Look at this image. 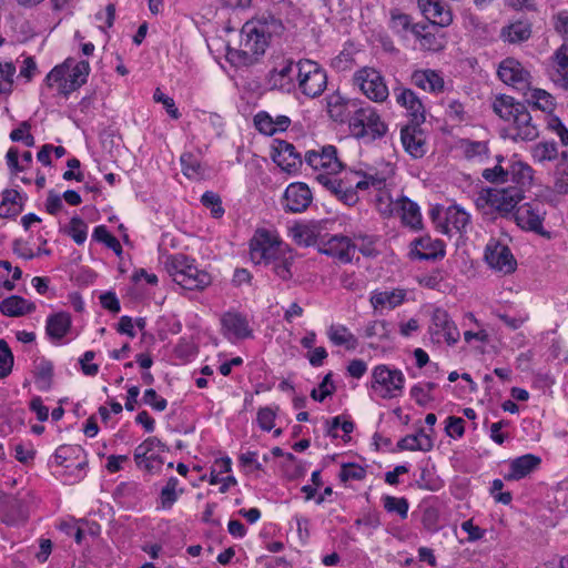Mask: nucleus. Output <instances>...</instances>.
Returning a JSON list of instances; mask_svg holds the SVG:
<instances>
[{
  "label": "nucleus",
  "instance_id": "nucleus-1",
  "mask_svg": "<svg viewBox=\"0 0 568 568\" xmlns=\"http://www.w3.org/2000/svg\"><path fill=\"white\" fill-rule=\"evenodd\" d=\"M284 30L282 21L273 14H263L260 18L244 23L241 30L240 49L227 48V59L242 64L254 63L265 53L273 36H280Z\"/></svg>",
  "mask_w": 568,
  "mask_h": 568
},
{
  "label": "nucleus",
  "instance_id": "nucleus-2",
  "mask_svg": "<svg viewBox=\"0 0 568 568\" xmlns=\"http://www.w3.org/2000/svg\"><path fill=\"white\" fill-rule=\"evenodd\" d=\"M251 260L255 264H263L280 280L287 282L293 277V250L280 242L267 230L255 232L250 243Z\"/></svg>",
  "mask_w": 568,
  "mask_h": 568
},
{
  "label": "nucleus",
  "instance_id": "nucleus-3",
  "mask_svg": "<svg viewBox=\"0 0 568 568\" xmlns=\"http://www.w3.org/2000/svg\"><path fill=\"white\" fill-rule=\"evenodd\" d=\"M493 110L505 121H513L516 133L511 139L531 141L538 136V129L531 122V115L525 103L513 97L500 94L493 102Z\"/></svg>",
  "mask_w": 568,
  "mask_h": 568
},
{
  "label": "nucleus",
  "instance_id": "nucleus-4",
  "mask_svg": "<svg viewBox=\"0 0 568 568\" xmlns=\"http://www.w3.org/2000/svg\"><path fill=\"white\" fill-rule=\"evenodd\" d=\"M164 267L173 281L184 290L202 291L212 283V276L200 270L194 258L182 253L169 255Z\"/></svg>",
  "mask_w": 568,
  "mask_h": 568
},
{
  "label": "nucleus",
  "instance_id": "nucleus-5",
  "mask_svg": "<svg viewBox=\"0 0 568 568\" xmlns=\"http://www.w3.org/2000/svg\"><path fill=\"white\" fill-rule=\"evenodd\" d=\"M348 123L355 138L367 139L369 142L383 138L387 132V125L371 106L356 109Z\"/></svg>",
  "mask_w": 568,
  "mask_h": 568
},
{
  "label": "nucleus",
  "instance_id": "nucleus-6",
  "mask_svg": "<svg viewBox=\"0 0 568 568\" xmlns=\"http://www.w3.org/2000/svg\"><path fill=\"white\" fill-rule=\"evenodd\" d=\"M296 82L303 94L317 98L326 89L327 74L317 62L302 59L296 62Z\"/></svg>",
  "mask_w": 568,
  "mask_h": 568
},
{
  "label": "nucleus",
  "instance_id": "nucleus-7",
  "mask_svg": "<svg viewBox=\"0 0 568 568\" xmlns=\"http://www.w3.org/2000/svg\"><path fill=\"white\" fill-rule=\"evenodd\" d=\"M524 199L520 187L485 189L477 199V204L484 202L499 216L511 219L518 203Z\"/></svg>",
  "mask_w": 568,
  "mask_h": 568
},
{
  "label": "nucleus",
  "instance_id": "nucleus-8",
  "mask_svg": "<svg viewBox=\"0 0 568 568\" xmlns=\"http://www.w3.org/2000/svg\"><path fill=\"white\" fill-rule=\"evenodd\" d=\"M405 376L402 371L385 364L377 365L372 372V389L379 393L383 399H392L402 394Z\"/></svg>",
  "mask_w": 568,
  "mask_h": 568
},
{
  "label": "nucleus",
  "instance_id": "nucleus-9",
  "mask_svg": "<svg viewBox=\"0 0 568 568\" xmlns=\"http://www.w3.org/2000/svg\"><path fill=\"white\" fill-rule=\"evenodd\" d=\"M354 82L361 91L375 102H383L388 97V88L382 74L373 68H363L354 75Z\"/></svg>",
  "mask_w": 568,
  "mask_h": 568
},
{
  "label": "nucleus",
  "instance_id": "nucleus-10",
  "mask_svg": "<svg viewBox=\"0 0 568 568\" xmlns=\"http://www.w3.org/2000/svg\"><path fill=\"white\" fill-rule=\"evenodd\" d=\"M484 258L491 268L504 274L513 273L517 266L510 248L495 239H490L487 243Z\"/></svg>",
  "mask_w": 568,
  "mask_h": 568
},
{
  "label": "nucleus",
  "instance_id": "nucleus-11",
  "mask_svg": "<svg viewBox=\"0 0 568 568\" xmlns=\"http://www.w3.org/2000/svg\"><path fill=\"white\" fill-rule=\"evenodd\" d=\"M545 214L544 204L536 201L517 205L511 219L524 230L541 233Z\"/></svg>",
  "mask_w": 568,
  "mask_h": 568
},
{
  "label": "nucleus",
  "instance_id": "nucleus-12",
  "mask_svg": "<svg viewBox=\"0 0 568 568\" xmlns=\"http://www.w3.org/2000/svg\"><path fill=\"white\" fill-rule=\"evenodd\" d=\"M499 79L514 88L525 91L529 89L530 73L515 58H506L498 68Z\"/></svg>",
  "mask_w": 568,
  "mask_h": 568
},
{
  "label": "nucleus",
  "instance_id": "nucleus-13",
  "mask_svg": "<svg viewBox=\"0 0 568 568\" xmlns=\"http://www.w3.org/2000/svg\"><path fill=\"white\" fill-rule=\"evenodd\" d=\"M354 251L355 245L349 237L344 235H332L327 239V234H323L318 244L320 253L336 257L343 263L352 261Z\"/></svg>",
  "mask_w": 568,
  "mask_h": 568
},
{
  "label": "nucleus",
  "instance_id": "nucleus-14",
  "mask_svg": "<svg viewBox=\"0 0 568 568\" xmlns=\"http://www.w3.org/2000/svg\"><path fill=\"white\" fill-rule=\"evenodd\" d=\"M274 154L272 155L273 161L286 173H296L302 164L303 159L300 152L296 151L295 146L284 140H274Z\"/></svg>",
  "mask_w": 568,
  "mask_h": 568
},
{
  "label": "nucleus",
  "instance_id": "nucleus-15",
  "mask_svg": "<svg viewBox=\"0 0 568 568\" xmlns=\"http://www.w3.org/2000/svg\"><path fill=\"white\" fill-rule=\"evenodd\" d=\"M312 200L310 187L303 182H295L286 187L283 195V206L287 212L302 213L310 206Z\"/></svg>",
  "mask_w": 568,
  "mask_h": 568
},
{
  "label": "nucleus",
  "instance_id": "nucleus-16",
  "mask_svg": "<svg viewBox=\"0 0 568 568\" xmlns=\"http://www.w3.org/2000/svg\"><path fill=\"white\" fill-rule=\"evenodd\" d=\"M305 162L314 170L322 169L328 173H339L344 168L337 158V149L334 145L323 146L321 152H306Z\"/></svg>",
  "mask_w": 568,
  "mask_h": 568
},
{
  "label": "nucleus",
  "instance_id": "nucleus-17",
  "mask_svg": "<svg viewBox=\"0 0 568 568\" xmlns=\"http://www.w3.org/2000/svg\"><path fill=\"white\" fill-rule=\"evenodd\" d=\"M429 332L432 335H443L448 345L456 344L460 337L455 322L450 318L447 311L440 307L433 311Z\"/></svg>",
  "mask_w": 568,
  "mask_h": 568
},
{
  "label": "nucleus",
  "instance_id": "nucleus-18",
  "mask_svg": "<svg viewBox=\"0 0 568 568\" xmlns=\"http://www.w3.org/2000/svg\"><path fill=\"white\" fill-rule=\"evenodd\" d=\"M296 62L286 59L281 68H274L270 71L268 82L273 89L291 93L296 88Z\"/></svg>",
  "mask_w": 568,
  "mask_h": 568
},
{
  "label": "nucleus",
  "instance_id": "nucleus-19",
  "mask_svg": "<svg viewBox=\"0 0 568 568\" xmlns=\"http://www.w3.org/2000/svg\"><path fill=\"white\" fill-rule=\"evenodd\" d=\"M288 232L297 245L305 247L316 245L318 247L323 236V225L316 221L296 223L290 227Z\"/></svg>",
  "mask_w": 568,
  "mask_h": 568
},
{
  "label": "nucleus",
  "instance_id": "nucleus-20",
  "mask_svg": "<svg viewBox=\"0 0 568 568\" xmlns=\"http://www.w3.org/2000/svg\"><path fill=\"white\" fill-rule=\"evenodd\" d=\"M410 246V254L420 261H437L445 256V244L442 240L422 236L415 239Z\"/></svg>",
  "mask_w": 568,
  "mask_h": 568
},
{
  "label": "nucleus",
  "instance_id": "nucleus-21",
  "mask_svg": "<svg viewBox=\"0 0 568 568\" xmlns=\"http://www.w3.org/2000/svg\"><path fill=\"white\" fill-rule=\"evenodd\" d=\"M417 3L424 17L432 22L433 29L452 23L453 14L442 0H418Z\"/></svg>",
  "mask_w": 568,
  "mask_h": 568
},
{
  "label": "nucleus",
  "instance_id": "nucleus-22",
  "mask_svg": "<svg viewBox=\"0 0 568 568\" xmlns=\"http://www.w3.org/2000/svg\"><path fill=\"white\" fill-rule=\"evenodd\" d=\"M400 140L405 151L415 159L423 158L426 153L425 140L420 126L405 125L400 130Z\"/></svg>",
  "mask_w": 568,
  "mask_h": 568
},
{
  "label": "nucleus",
  "instance_id": "nucleus-23",
  "mask_svg": "<svg viewBox=\"0 0 568 568\" xmlns=\"http://www.w3.org/2000/svg\"><path fill=\"white\" fill-rule=\"evenodd\" d=\"M224 335L244 339L252 336V329L245 316L236 312H226L221 318Z\"/></svg>",
  "mask_w": 568,
  "mask_h": 568
},
{
  "label": "nucleus",
  "instance_id": "nucleus-24",
  "mask_svg": "<svg viewBox=\"0 0 568 568\" xmlns=\"http://www.w3.org/2000/svg\"><path fill=\"white\" fill-rule=\"evenodd\" d=\"M549 77L556 85L568 90V45L562 44L556 50Z\"/></svg>",
  "mask_w": 568,
  "mask_h": 568
},
{
  "label": "nucleus",
  "instance_id": "nucleus-25",
  "mask_svg": "<svg viewBox=\"0 0 568 568\" xmlns=\"http://www.w3.org/2000/svg\"><path fill=\"white\" fill-rule=\"evenodd\" d=\"M540 457L534 454H526L514 458L509 465V473L505 475L506 480H519L529 474L540 465Z\"/></svg>",
  "mask_w": 568,
  "mask_h": 568
},
{
  "label": "nucleus",
  "instance_id": "nucleus-26",
  "mask_svg": "<svg viewBox=\"0 0 568 568\" xmlns=\"http://www.w3.org/2000/svg\"><path fill=\"white\" fill-rule=\"evenodd\" d=\"M70 74L68 81L61 83L60 93L69 95L71 92L78 90L82 84L87 82L90 64L88 61L82 60L77 63H72L70 68Z\"/></svg>",
  "mask_w": 568,
  "mask_h": 568
},
{
  "label": "nucleus",
  "instance_id": "nucleus-27",
  "mask_svg": "<svg viewBox=\"0 0 568 568\" xmlns=\"http://www.w3.org/2000/svg\"><path fill=\"white\" fill-rule=\"evenodd\" d=\"M36 310V304L22 296L11 295L0 302V312L9 317H19L30 314Z\"/></svg>",
  "mask_w": 568,
  "mask_h": 568
},
{
  "label": "nucleus",
  "instance_id": "nucleus-28",
  "mask_svg": "<svg viewBox=\"0 0 568 568\" xmlns=\"http://www.w3.org/2000/svg\"><path fill=\"white\" fill-rule=\"evenodd\" d=\"M71 328V316L65 312L50 315L47 318L45 332L53 341L62 339Z\"/></svg>",
  "mask_w": 568,
  "mask_h": 568
},
{
  "label": "nucleus",
  "instance_id": "nucleus-29",
  "mask_svg": "<svg viewBox=\"0 0 568 568\" xmlns=\"http://www.w3.org/2000/svg\"><path fill=\"white\" fill-rule=\"evenodd\" d=\"M351 108H356L355 100H346L338 92L327 97V111L334 121H346Z\"/></svg>",
  "mask_w": 568,
  "mask_h": 568
},
{
  "label": "nucleus",
  "instance_id": "nucleus-30",
  "mask_svg": "<svg viewBox=\"0 0 568 568\" xmlns=\"http://www.w3.org/2000/svg\"><path fill=\"white\" fill-rule=\"evenodd\" d=\"M412 82L416 87L429 92H439L444 89L443 78L436 71L429 69L413 72Z\"/></svg>",
  "mask_w": 568,
  "mask_h": 568
},
{
  "label": "nucleus",
  "instance_id": "nucleus-31",
  "mask_svg": "<svg viewBox=\"0 0 568 568\" xmlns=\"http://www.w3.org/2000/svg\"><path fill=\"white\" fill-rule=\"evenodd\" d=\"M0 203V217L13 219L23 210V197L17 190H6Z\"/></svg>",
  "mask_w": 568,
  "mask_h": 568
},
{
  "label": "nucleus",
  "instance_id": "nucleus-32",
  "mask_svg": "<svg viewBox=\"0 0 568 568\" xmlns=\"http://www.w3.org/2000/svg\"><path fill=\"white\" fill-rule=\"evenodd\" d=\"M508 178L516 184L514 187H520L524 191L525 187L531 185L532 169L521 161H509Z\"/></svg>",
  "mask_w": 568,
  "mask_h": 568
},
{
  "label": "nucleus",
  "instance_id": "nucleus-33",
  "mask_svg": "<svg viewBox=\"0 0 568 568\" xmlns=\"http://www.w3.org/2000/svg\"><path fill=\"white\" fill-rule=\"evenodd\" d=\"M405 296L406 292L400 288L385 292H375L371 297V304L375 310L384 306L395 308L404 302Z\"/></svg>",
  "mask_w": 568,
  "mask_h": 568
},
{
  "label": "nucleus",
  "instance_id": "nucleus-34",
  "mask_svg": "<svg viewBox=\"0 0 568 568\" xmlns=\"http://www.w3.org/2000/svg\"><path fill=\"white\" fill-rule=\"evenodd\" d=\"M399 207L402 212V221L404 224L415 230L422 227V214L417 203L404 196L399 201Z\"/></svg>",
  "mask_w": 568,
  "mask_h": 568
},
{
  "label": "nucleus",
  "instance_id": "nucleus-35",
  "mask_svg": "<svg viewBox=\"0 0 568 568\" xmlns=\"http://www.w3.org/2000/svg\"><path fill=\"white\" fill-rule=\"evenodd\" d=\"M469 224V214L463 209L452 205L446 211V224L443 225L442 232L449 233V225L456 229L457 232H463Z\"/></svg>",
  "mask_w": 568,
  "mask_h": 568
},
{
  "label": "nucleus",
  "instance_id": "nucleus-36",
  "mask_svg": "<svg viewBox=\"0 0 568 568\" xmlns=\"http://www.w3.org/2000/svg\"><path fill=\"white\" fill-rule=\"evenodd\" d=\"M328 338L333 344L344 345L348 351H354L358 346L357 338L344 325H332L328 329Z\"/></svg>",
  "mask_w": 568,
  "mask_h": 568
},
{
  "label": "nucleus",
  "instance_id": "nucleus-37",
  "mask_svg": "<svg viewBox=\"0 0 568 568\" xmlns=\"http://www.w3.org/2000/svg\"><path fill=\"white\" fill-rule=\"evenodd\" d=\"M179 479L176 477H170L162 487L159 496V507L162 509H171L179 498V495L183 494V489L176 490Z\"/></svg>",
  "mask_w": 568,
  "mask_h": 568
},
{
  "label": "nucleus",
  "instance_id": "nucleus-38",
  "mask_svg": "<svg viewBox=\"0 0 568 568\" xmlns=\"http://www.w3.org/2000/svg\"><path fill=\"white\" fill-rule=\"evenodd\" d=\"M53 377V364L50 361L41 359L36 366L34 382L38 389L45 392L51 388Z\"/></svg>",
  "mask_w": 568,
  "mask_h": 568
},
{
  "label": "nucleus",
  "instance_id": "nucleus-39",
  "mask_svg": "<svg viewBox=\"0 0 568 568\" xmlns=\"http://www.w3.org/2000/svg\"><path fill=\"white\" fill-rule=\"evenodd\" d=\"M530 26L520 21L504 28L501 31V36L511 43L526 41L530 38Z\"/></svg>",
  "mask_w": 568,
  "mask_h": 568
},
{
  "label": "nucleus",
  "instance_id": "nucleus-40",
  "mask_svg": "<svg viewBox=\"0 0 568 568\" xmlns=\"http://www.w3.org/2000/svg\"><path fill=\"white\" fill-rule=\"evenodd\" d=\"M440 27H435L426 32L419 40L420 47L424 50L438 52L442 51L446 45V39L444 33H439Z\"/></svg>",
  "mask_w": 568,
  "mask_h": 568
},
{
  "label": "nucleus",
  "instance_id": "nucleus-41",
  "mask_svg": "<svg viewBox=\"0 0 568 568\" xmlns=\"http://www.w3.org/2000/svg\"><path fill=\"white\" fill-rule=\"evenodd\" d=\"M526 102L535 109L551 112L555 103L550 93L542 89H534Z\"/></svg>",
  "mask_w": 568,
  "mask_h": 568
},
{
  "label": "nucleus",
  "instance_id": "nucleus-42",
  "mask_svg": "<svg viewBox=\"0 0 568 568\" xmlns=\"http://www.w3.org/2000/svg\"><path fill=\"white\" fill-rule=\"evenodd\" d=\"M393 332V326L389 322L382 321H373L367 324L365 328V337L373 338L376 337L379 341L390 339Z\"/></svg>",
  "mask_w": 568,
  "mask_h": 568
},
{
  "label": "nucleus",
  "instance_id": "nucleus-43",
  "mask_svg": "<svg viewBox=\"0 0 568 568\" xmlns=\"http://www.w3.org/2000/svg\"><path fill=\"white\" fill-rule=\"evenodd\" d=\"M74 60L72 58H68L63 63L55 65L45 77V83L48 87H52L53 83H59V89L61 88V83L68 81L65 75L70 72V68Z\"/></svg>",
  "mask_w": 568,
  "mask_h": 568
},
{
  "label": "nucleus",
  "instance_id": "nucleus-44",
  "mask_svg": "<svg viewBox=\"0 0 568 568\" xmlns=\"http://www.w3.org/2000/svg\"><path fill=\"white\" fill-rule=\"evenodd\" d=\"M383 505L387 513H396L402 519L407 518L409 504L404 497L384 496Z\"/></svg>",
  "mask_w": 568,
  "mask_h": 568
},
{
  "label": "nucleus",
  "instance_id": "nucleus-45",
  "mask_svg": "<svg viewBox=\"0 0 568 568\" xmlns=\"http://www.w3.org/2000/svg\"><path fill=\"white\" fill-rule=\"evenodd\" d=\"M201 203L211 211L214 219H221L224 215L225 211L222 206L221 196L217 193L206 191L201 197Z\"/></svg>",
  "mask_w": 568,
  "mask_h": 568
},
{
  "label": "nucleus",
  "instance_id": "nucleus-46",
  "mask_svg": "<svg viewBox=\"0 0 568 568\" xmlns=\"http://www.w3.org/2000/svg\"><path fill=\"white\" fill-rule=\"evenodd\" d=\"M332 377V373L326 374L318 387L312 389L311 397L314 400L322 403L327 396H331L335 393L336 386L334 385Z\"/></svg>",
  "mask_w": 568,
  "mask_h": 568
},
{
  "label": "nucleus",
  "instance_id": "nucleus-47",
  "mask_svg": "<svg viewBox=\"0 0 568 568\" xmlns=\"http://www.w3.org/2000/svg\"><path fill=\"white\" fill-rule=\"evenodd\" d=\"M557 144L555 142L538 143L532 150V158L537 162L551 161L557 158Z\"/></svg>",
  "mask_w": 568,
  "mask_h": 568
},
{
  "label": "nucleus",
  "instance_id": "nucleus-48",
  "mask_svg": "<svg viewBox=\"0 0 568 568\" xmlns=\"http://www.w3.org/2000/svg\"><path fill=\"white\" fill-rule=\"evenodd\" d=\"M13 354L4 339H0V378L7 377L13 367Z\"/></svg>",
  "mask_w": 568,
  "mask_h": 568
},
{
  "label": "nucleus",
  "instance_id": "nucleus-49",
  "mask_svg": "<svg viewBox=\"0 0 568 568\" xmlns=\"http://www.w3.org/2000/svg\"><path fill=\"white\" fill-rule=\"evenodd\" d=\"M68 234L78 245L83 244L88 235V226L85 222L79 216H73L70 221Z\"/></svg>",
  "mask_w": 568,
  "mask_h": 568
},
{
  "label": "nucleus",
  "instance_id": "nucleus-50",
  "mask_svg": "<svg viewBox=\"0 0 568 568\" xmlns=\"http://www.w3.org/2000/svg\"><path fill=\"white\" fill-rule=\"evenodd\" d=\"M555 190L559 194H568V162L559 161L555 170Z\"/></svg>",
  "mask_w": 568,
  "mask_h": 568
},
{
  "label": "nucleus",
  "instance_id": "nucleus-51",
  "mask_svg": "<svg viewBox=\"0 0 568 568\" xmlns=\"http://www.w3.org/2000/svg\"><path fill=\"white\" fill-rule=\"evenodd\" d=\"M481 176L489 183L501 184L509 182L508 166L504 168L500 164L495 165L491 169H485Z\"/></svg>",
  "mask_w": 568,
  "mask_h": 568
},
{
  "label": "nucleus",
  "instance_id": "nucleus-52",
  "mask_svg": "<svg viewBox=\"0 0 568 568\" xmlns=\"http://www.w3.org/2000/svg\"><path fill=\"white\" fill-rule=\"evenodd\" d=\"M182 172L187 178H193L200 172V162L191 152H185L180 158Z\"/></svg>",
  "mask_w": 568,
  "mask_h": 568
},
{
  "label": "nucleus",
  "instance_id": "nucleus-53",
  "mask_svg": "<svg viewBox=\"0 0 568 568\" xmlns=\"http://www.w3.org/2000/svg\"><path fill=\"white\" fill-rule=\"evenodd\" d=\"M412 19L408 14L402 13L398 10L390 12V28L397 33H404L410 30Z\"/></svg>",
  "mask_w": 568,
  "mask_h": 568
},
{
  "label": "nucleus",
  "instance_id": "nucleus-54",
  "mask_svg": "<svg viewBox=\"0 0 568 568\" xmlns=\"http://www.w3.org/2000/svg\"><path fill=\"white\" fill-rule=\"evenodd\" d=\"M339 479L342 481L353 480H362L366 476V470L356 464H344L339 471Z\"/></svg>",
  "mask_w": 568,
  "mask_h": 568
},
{
  "label": "nucleus",
  "instance_id": "nucleus-55",
  "mask_svg": "<svg viewBox=\"0 0 568 568\" xmlns=\"http://www.w3.org/2000/svg\"><path fill=\"white\" fill-rule=\"evenodd\" d=\"M412 104L406 109L410 121L407 125L420 126L425 122V108L419 99L410 101Z\"/></svg>",
  "mask_w": 568,
  "mask_h": 568
},
{
  "label": "nucleus",
  "instance_id": "nucleus-56",
  "mask_svg": "<svg viewBox=\"0 0 568 568\" xmlns=\"http://www.w3.org/2000/svg\"><path fill=\"white\" fill-rule=\"evenodd\" d=\"M254 124L255 128L265 135H273L275 134V125H273V118L264 111L258 112L254 116Z\"/></svg>",
  "mask_w": 568,
  "mask_h": 568
},
{
  "label": "nucleus",
  "instance_id": "nucleus-57",
  "mask_svg": "<svg viewBox=\"0 0 568 568\" xmlns=\"http://www.w3.org/2000/svg\"><path fill=\"white\" fill-rule=\"evenodd\" d=\"M462 146L467 159H473L488 151L487 143L481 141L463 140Z\"/></svg>",
  "mask_w": 568,
  "mask_h": 568
},
{
  "label": "nucleus",
  "instance_id": "nucleus-58",
  "mask_svg": "<svg viewBox=\"0 0 568 568\" xmlns=\"http://www.w3.org/2000/svg\"><path fill=\"white\" fill-rule=\"evenodd\" d=\"M331 193L346 205H354L358 201L357 192L351 185L334 186Z\"/></svg>",
  "mask_w": 568,
  "mask_h": 568
},
{
  "label": "nucleus",
  "instance_id": "nucleus-59",
  "mask_svg": "<svg viewBox=\"0 0 568 568\" xmlns=\"http://www.w3.org/2000/svg\"><path fill=\"white\" fill-rule=\"evenodd\" d=\"M153 99L155 102L162 103L172 119H179L181 113L175 106V102L172 98L164 94L159 88L154 91Z\"/></svg>",
  "mask_w": 568,
  "mask_h": 568
},
{
  "label": "nucleus",
  "instance_id": "nucleus-60",
  "mask_svg": "<svg viewBox=\"0 0 568 568\" xmlns=\"http://www.w3.org/2000/svg\"><path fill=\"white\" fill-rule=\"evenodd\" d=\"M275 417L276 413L271 407H261L256 420L261 429L270 432L274 427Z\"/></svg>",
  "mask_w": 568,
  "mask_h": 568
},
{
  "label": "nucleus",
  "instance_id": "nucleus-61",
  "mask_svg": "<svg viewBox=\"0 0 568 568\" xmlns=\"http://www.w3.org/2000/svg\"><path fill=\"white\" fill-rule=\"evenodd\" d=\"M143 403L158 412H163L168 406L166 399L160 397L153 388L145 389Z\"/></svg>",
  "mask_w": 568,
  "mask_h": 568
},
{
  "label": "nucleus",
  "instance_id": "nucleus-62",
  "mask_svg": "<svg viewBox=\"0 0 568 568\" xmlns=\"http://www.w3.org/2000/svg\"><path fill=\"white\" fill-rule=\"evenodd\" d=\"M116 490L123 497L141 498V497H144L146 495L144 493L142 486L139 483H135V481L121 483L118 486Z\"/></svg>",
  "mask_w": 568,
  "mask_h": 568
},
{
  "label": "nucleus",
  "instance_id": "nucleus-63",
  "mask_svg": "<svg viewBox=\"0 0 568 568\" xmlns=\"http://www.w3.org/2000/svg\"><path fill=\"white\" fill-rule=\"evenodd\" d=\"M465 422L462 417L449 416L446 420L445 432L449 437H462L465 433Z\"/></svg>",
  "mask_w": 568,
  "mask_h": 568
},
{
  "label": "nucleus",
  "instance_id": "nucleus-64",
  "mask_svg": "<svg viewBox=\"0 0 568 568\" xmlns=\"http://www.w3.org/2000/svg\"><path fill=\"white\" fill-rule=\"evenodd\" d=\"M438 518L437 509L434 507H427L423 511L422 524L426 530L434 532L439 528Z\"/></svg>",
  "mask_w": 568,
  "mask_h": 568
}]
</instances>
